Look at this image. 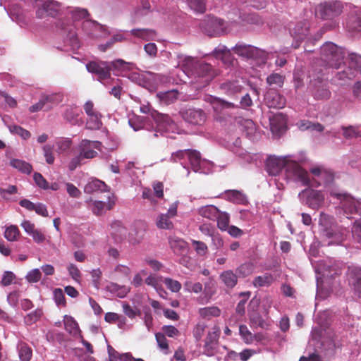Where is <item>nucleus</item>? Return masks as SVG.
Segmentation results:
<instances>
[{"label":"nucleus","mask_w":361,"mask_h":361,"mask_svg":"<svg viewBox=\"0 0 361 361\" xmlns=\"http://www.w3.org/2000/svg\"><path fill=\"white\" fill-rule=\"evenodd\" d=\"M20 236V231L17 226L10 225L6 226L4 231L5 238L11 242L18 240Z\"/></svg>","instance_id":"nucleus-52"},{"label":"nucleus","mask_w":361,"mask_h":361,"mask_svg":"<svg viewBox=\"0 0 361 361\" xmlns=\"http://www.w3.org/2000/svg\"><path fill=\"white\" fill-rule=\"evenodd\" d=\"M290 34L295 41V42L293 44V46L294 48L298 47L300 42L302 41L308 34L307 23H299L293 29H291Z\"/></svg>","instance_id":"nucleus-27"},{"label":"nucleus","mask_w":361,"mask_h":361,"mask_svg":"<svg viewBox=\"0 0 361 361\" xmlns=\"http://www.w3.org/2000/svg\"><path fill=\"white\" fill-rule=\"evenodd\" d=\"M348 285L356 295L361 297V268L350 266L346 272Z\"/></svg>","instance_id":"nucleus-21"},{"label":"nucleus","mask_w":361,"mask_h":361,"mask_svg":"<svg viewBox=\"0 0 361 361\" xmlns=\"http://www.w3.org/2000/svg\"><path fill=\"white\" fill-rule=\"evenodd\" d=\"M232 50L240 56L247 59H262L264 61L266 59L267 54L264 51L257 47L245 44L243 43H238L232 48Z\"/></svg>","instance_id":"nucleus-15"},{"label":"nucleus","mask_w":361,"mask_h":361,"mask_svg":"<svg viewBox=\"0 0 361 361\" xmlns=\"http://www.w3.org/2000/svg\"><path fill=\"white\" fill-rule=\"evenodd\" d=\"M7 128L12 134H16L19 135L23 140H27L31 134L26 129L15 124H6Z\"/></svg>","instance_id":"nucleus-54"},{"label":"nucleus","mask_w":361,"mask_h":361,"mask_svg":"<svg viewBox=\"0 0 361 361\" xmlns=\"http://www.w3.org/2000/svg\"><path fill=\"white\" fill-rule=\"evenodd\" d=\"M238 123L240 130L250 139H253L257 133V128L255 123L250 119L239 118Z\"/></svg>","instance_id":"nucleus-30"},{"label":"nucleus","mask_w":361,"mask_h":361,"mask_svg":"<svg viewBox=\"0 0 361 361\" xmlns=\"http://www.w3.org/2000/svg\"><path fill=\"white\" fill-rule=\"evenodd\" d=\"M204 99L210 103L214 111L216 113V118L218 119L221 118V115L227 114L228 109L235 107V104L231 102H228L210 95L205 96Z\"/></svg>","instance_id":"nucleus-20"},{"label":"nucleus","mask_w":361,"mask_h":361,"mask_svg":"<svg viewBox=\"0 0 361 361\" xmlns=\"http://www.w3.org/2000/svg\"><path fill=\"white\" fill-rule=\"evenodd\" d=\"M111 195L114 198V195L112 194L108 195L109 201L107 203L103 201H94L91 205V209L92 212L96 215H101L104 213L106 211L109 210L112 208L114 204V200H111Z\"/></svg>","instance_id":"nucleus-29"},{"label":"nucleus","mask_w":361,"mask_h":361,"mask_svg":"<svg viewBox=\"0 0 361 361\" xmlns=\"http://www.w3.org/2000/svg\"><path fill=\"white\" fill-rule=\"evenodd\" d=\"M345 54L344 49L330 42L321 47V61L326 67L339 68Z\"/></svg>","instance_id":"nucleus-8"},{"label":"nucleus","mask_w":361,"mask_h":361,"mask_svg":"<svg viewBox=\"0 0 361 361\" xmlns=\"http://www.w3.org/2000/svg\"><path fill=\"white\" fill-rule=\"evenodd\" d=\"M318 224L320 235L329 240L327 245L339 244L343 241V235L338 231L337 224L332 216L321 212Z\"/></svg>","instance_id":"nucleus-7"},{"label":"nucleus","mask_w":361,"mask_h":361,"mask_svg":"<svg viewBox=\"0 0 361 361\" xmlns=\"http://www.w3.org/2000/svg\"><path fill=\"white\" fill-rule=\"evenodd\" d=\"M348 71L353 72L355 77L361 73V56L355 53L348 54Z\"/></svg>","instance_id":"nucleus-33"},{"label":"nucleus","mask_w":361,"mask_h":361,"mask_svg":"<svg viewBox=\"0 0 361 361\" xmlns=\"http://www.w3.org/2000/svg\"><path fill=\"white\" fill-rule=\"evenodd\" d=\"M82 30L83 33L89 38L91 39L93 32L95 30L100 29V24L92 20H85L82 22Z\"/></svg>","instance_id":"nucleus-45"},{"label":"nucleus","mask_w":361,"mask_h":361,"mask_svg":"<svg viewBox=\"0 0 361 361\" xmlns=\"http://www.w3.org/2000/svg\"><path fill=\"white\" fill-rule=\"evenodd\" d=\"M184 289L186 292L198 294L203 290L202 285L200 282H192L187 280L184 283Z\"/></svg>","instance_id":"nucleus-59"},{"label":"nucleus","mask_w":361,"mask_h":361,"mask_svg":"<svg viewBox=\"0 0 361 361\" xmlns=\"http://www.w3.org/2000/svg\"><path fill=\"white\" fill-rule=\"evenodd\" d=\"M310 172L324 180L323 183L329 192V196L339 200L340 206L347 218H350V216L353 214L361 216V200L343 192L335 183L331 171L321 166H315L310 169Z\"/></svg>","instance_id":"nucleus-2"},{"label":"nucleus","mask_w":361,"mask_h":361,"mask_svg":"<svg viewBox=\"0 0 361 361\" xmlns=\"http://www.w3.org/2000/svg\"><path fill=\"white\" fill-rule=\"evenodd\" d=\"M233 22H226L221 18L209 16L202 23L203 32L209 37H219L231 30Z\"/></svg>","instance_id":"nucleus-10"},{"label":"nucleus","mask_w":361,"mask_h":361,"mask_svg":"<svg viewBox=\"0 0 361 361\" xmlns=\"http://www.w3.org/2000/svg\"><path fill=\"white\" fill-rule=\"evenodd\" d=\"M221 310L214 305L200 308L198 310L200 317L206 320H210L212 318L218 317L221 315Z\"/></svg>","instance_id":"nucleus-38"},{"label":"nucleus","mask_w":361,"mask_h":361,"mask_svg":"<svg viewBox=\"0 0 361 361\" xmlns=\"http://www.w3.org/2000/svg\"><path fill=\"white\" fill-rule=\"evenodd\" d=\"M84 111L87 116L85 126L87 129L98 130L102 126V114L95 110L92 101H87L83 106Z\"/></svg>","instance_id":"nucleus-14"},{"label":"nucleus","mask_w":361,"mask_h":361,"mask_svg":"<svg viewBox=\"0 0 361 361\" xmlns=\"http://www.w3.org/2000/svg\"><path fill=\"white\" fill-rule=\"evenodd\" d=\"M284 82V78L279 73H272L267 78V82L269 86L275 87H282Z\"/></svg>","instance_id":"nucleus-58"},{"label":"nucleus","mask_w":361,"mask_h":361,"mask_svg":"<svg viewBox=\"0 0 361 361\" xmlns=\"http://www.w3.org/2000/svg\"><path fill=\"white\" fill-rule=\"evenodd\" d=\"M102 143L99 141L82 140L78 145L79 154L73 157L68 165L71 171L75 170L84 159H92L97 155L94 149L101 150Z\"/></svg>","instance_id":"nucleus-9"},{"label":"nucleus","mask_w":361,"mask_h":361,"mask_svg":"<svg viewBox=\"0 0 361 361\" xmlns=\"http://www.w3.org/2000/svg\"><path fill=\"white\" fill-rule=\"evenodd\" d=\"M220 278L228 288H233L237 283V276L231 270L224 271L221 274Z\"/></svg>","instance_id":"nucleus-51"},{"label":"nucleus","mask_w":361,"mask_h":361,"mask_svg":"<svg viewBox=\"0 0 361 361\" xmlns=\"http://www.w3.org/2000/svg\"><path fill=\"white\" fill-rule=\"evenodd\" d=\"M188 162L195 172L209 173L212 171V164L201 158L200 154L196 150L190 149Z\"/></svg>","instance_id":"nucleus-17"},{"label":"nucleus","mask_w":361,"mask_h":361,"mask_svg":"<svg viewBox=\"0 0 361 361\" xmlns=\"http://www.w3.org/2000/svg\"><path fill=\"white\" fill-rule=\"evenodd\" d=\"M346 27L349 32L353 34L361 32V19L355 17L350 18L347 22Z\"/></svg>","instance_id":"nucleus-60"},{"label":"nucleus","mask_w":361,"mask_h":361,"mask_svg":"<svg viewBox=\"0 0 361 361\" xmlns=\"http://www.w3.org/2000/svg\"><path fill=\"white\" fill-rule=\"evenodd\" d=\"M178 201L173 202L169 208L167 213L159 214L156 220V225L160 229L171 230L173 228V224L171 220L177 216Z\"/></svg>","instance_id":"nucleus-18"},{"label":"nucleus","mask_w":361,"mask_h":361,"mask_svg":"<svg viewBox=\"0 0 361 361\" xmlns=\"http://www.w3.org/2000/svg\"><path fill=\"white\" fill-rule=\"evenodd\" d=\"M146 75H147V72H142V73L132 72V73H129L128 77L131 81L146 88L147 79V76Z\"/></svg>","instance_id":"nucleus-53"},{"label":"nucleus","mask_w":361,"mask_h":361,"mask_svg":"<svg viewBox=\"0 0 361 361\" xmlns=\"http://www.w3.org/2000/svg\"><path fill=\"white\" fill-rule=\"evenodd\" d=\"M18 352L20 361L30 360L32 355V350L27 344L20 343L18 345Z\"/></svg>","instance_id":"nucleus-48"},{"label":"nucleus","mask_w":361,"mask_h":361,"mask_svg":"<svg viewBox=\"0 0 361 361\" xmlns=\"http://www.w3.org/2000/svg\"><path fill=\"white\" fill-rule=\"evenodd\" d=\"M355 77L353 72H350L345 68L343 71L337 73L333 78V82L337 85H343L347 80H352Z\"/></svg>","instance_id":"nucleus-46"},{"label":"nucleus","mask_w":361,"mask_h":361,"mask_svg":"<svg viewBox=\"0 0 361 361\" xmlns=\"http://www.w3.org/2000/svg\"><path fill=\"white\" fill-rule=\"evenodd\" d=\"M273 280L274 278L271 274L267 273L256 277L253 281V285L255 287L268 286L272 283Z\"/></svg>","instance_id":"nucleus-56"},{"label":"nucleus","mask_w":361,"mask_h":361,"mask_svg":"<svg viewBox=\"0 0 361 361\" xmlns=\"http://www.w3.org/2000/svg\"><path fill=\"white\" fill-rule=\"evenodd\" d=\"M190 8L196 13H202L205 11L204 0H187Z\"/></svg>","instance_id":"nucleus-62"},{"label":"nucleus","mask_w":361,"mask_h":361,"mask_svg":"<svg viewBox=\"0 0 361 361\" xmlns=\"http://www.w3.org/2000/svg\"><path fill=\"white\" fill-rule=\"evenodd\" d=\"M146 75L147 76L146 89L150 92H154L159 85L168 81V78L162 74L147 71Z\"/></svg>","instance_id":"nucleus-25"},{"label":"nucleus","mask_w":361,"mask_h":361,"mask_svg":"<svg viewBox=\"0 0 361 361\" xmlns=\"http://www.w3.org/2000/svg\"><path fill=\"white\" fill-rule=\"evenodd\" d=\"M212 55L216 59H221L224 63H231L233 61L231 49H228L223 44L216 47L212 51Z\"/></svg>","instance_id":"nucleus-28"},{"label":"nucleus","mask_w":361,"mask_h":361,"mask_svg":"<svg viewBox=\"0 0 361 361\" xmlns=\"http://www.w3.org/2000/svg\"><path fill=\"white\" fill-rule=\"evenodd\" d=\"M197 212L203 218L214 221L218 216L219 210L214 205H207L199 208Z\"/></svg>","instance_id":"nucleus-41"},{"label":"nucleus","mask_w":361,"mask_h":361,"mask_svg":"<svg viewBox=\"0 0 361 361\" xmlns=\"http://www.w3.org/2000/svg\"><path fill=\"white\" fill-rule=\"evenodd\" d=\"M108 186L104 182L99 179H92L85 186L84 190L86 193H92L97 191H106Z\"/></svg>","instance_id":"nucleus-42"},{"label":"nucleus","mask_w":361,"mask_h":361,"mask_svg":"<svg viewBox=\"0 0 361 361\" xmlns=\"http://www.w3.org/2000/svg\"><path fill=\"white\" fill-rule=\"evenodd\" d=\"M129 124L135 131H137L142 128L147 130H151V126L149 124V118L147 120L144 119L143 118H137L136 121L130 119Z\"/></svg>","instance_id":"nucleus-49"},{"label":"nucleus","mask_w":361,"mask_h":361,"mask_svg":"<svg viewBox=\"0 0 361 361\" xmlns=\"http://www.w3.org/2000/svg\"><path fill=\"white\" fill-rule=\"evenodd\" d=\"M343 10L341 1H334L320 4L316 9V15L322 19H332L339 16Z\"/></svg>","instance_id":"nucleus-13"},{"label":"nucleus","mask_w":361,"mask_h":361,"mask_svg":"<svg viewBox=\"0 0 361 361\" xmlns=\"http://www.w3.org/2000/svg\"><path fill=\"white\" fill-rule=\"evenodd\" d=\"M105 290L109 293L111 296L123 298L129 293L130 288L115 283H109L106 285Z\"/></svg>","instance_id":"nucleus-34"},{"label":"nucleus","mask_w":361,"mask_h":361,"mask_svg":"<svg viewBox=\"0 0 361 361\" xmlns=\"http://www.w3.org/2000/svg\"><path fill=\"white\" fill-rule=\"evenodd\" d=\"M190 149L178 150L173 152L170 157V161L177 163L179 162L183 168L188 169L187 161L190 157Z\"/></svg>","instance_id":"nucleus-37"},{"label":"nucleus","mask_w":361,"mask_h":361,"mask_svg":"<svg viewBox=\"0 0 361 361\" xmlns=\"http://www.w3.org/2000/svg\"><path fill=\"white\" fill-rule=\"evenodd\" d=\"M360 126H349L348 127H342L343 135L345 139H353L361 137V129Z\"/></svg>","instance_id":"nucleus-50"},{"label":"nucleus","mask_w":361,"mask_h":361,"mask_svg":"<svg viewBox=\"0 0 361 361\" xmlns=\"http://www.w3.org/2000/svg\"><path fill=\"white\" fill-rule=\"evenodd\" d=\"M155 126L154 124L151 126V130H154L157 132L166 133L173 131L176 128L174 122L171 120L169 116L166 114H161L157 113L152 115ZM154 137H157V133L154 134Z\"/></svg>","instance_id":"nucleus-16"},{"label":"nucleus","mask_w":361,"mask_h":361,"mask_svg":"<svg viewBox=\"0 0 361 361\" xmlns=\"http://www.w3.org/2000/svg\"><path fill=\"white\" fill-rule=\"evenodd\" d=\"M178 66L188 78L200 79V85L197 88L206 86L214 77L212 66L207 63L200 62L195 58L184 55H178Z\"/></svg>","instance_id":"nucleus-4"},{"label":"nucleus","mask_w":361,"mask_h":361,"mask_svg":"<svg viewBox=\"0 0 361 361\" xmlns=\"http://www.w3.org/2000/svg\"><path fill=\"white\" fill-rule=\"evenodd\" d=\"M354 240L361 245V219L356 220L352 227Z\"/></svg>","instance_id":"nucleus-64"},{"label":"nucleus","mask_w":361,"mask_h":361,"mask_svg":"<svg viewBox=\"0 0 361 361\" xmlns=\"http://www.w3.org/2000/svg\"><path fill=\"white\" fill-rule=\"evenodd\" d=\"M216 220L220 230L225 231L229 227L230 216L227 212L219 211Z\"/></svg>","instance_id":"nucleus-55"},{"label":"nucleus","mask_w":361,"mask_h":361,"mask_svg":"<svg viewBox=\"0 0 361 361\" xmlns=\"http://www.w3.org/2000/svg\"><path fill=\"white\" fill-rule=\"evenodd\" d=\"M305 161L303 153L282 157L273 155L267 160V170L270 175L276 176L284 168L288 180L300 182L302 185H308L310 184L309 173L299 165V163Z\"/></svg>","instance_id":"nucleus-1"},{"label":"nucleus","mask_w":361,"mask_h":361,"mask_svg":"<svg viewBox=\"0 0 361 361\" xmlns=\"http://www.w3.org/2000/svg\"><path fill=\"white\" fill-rule=\"evenodd\" d=\"M233 152L243 163H252L260 158L259 154L251 153L240 147H235Z\"/></svg>","instance_id":"nucleus-31"},{"label":"nucleus","mask_w":361,"mask_h":361,"mask_svg":"<svg viewBox=\"0 0 361 361\" xmlns=\"http://www.w3.org/2000/svg\"><path fill=\"white\" fill-rule=\"evenodd\" d=\"M312 79L310 80L311 85L314 87V97L317 99H327L330 97L331 92L326 85L322 81L319 75H310Z\"/></svg>","instance_id":"nucleus-23"},{"label":"nucleus","mask_w":361,"mask_h":361,"mask_svg":"<svg viewBox=\"0 0 361 361\" xmlns=\"http://www.w3.org/2000/svg\"><path fill=\"white\" fill-rule=\"evenodd\" d=\"M255 269V266L252 263H245L241 264L238 269L237 272L239 276L245 277L250 275Z\"/></svg>","instance_id":"nucleus-63"},{"label":"nucleus","mask_w":361,"mask_h":361,"mask_svg":"<svg viewBox=\"0 0 361 361\" xmlns=\"http://www.w3.org/2000/svg\"><path fill=\"white\" fill-rule=\"evenodd\" d=\"M109 64L110 72L112 71L114 74L116 75H121L125 71L128 69L129 66L133 65V63L126 62L122 59H116L113 61H109Z\"/></svg>","instance_id":"nucleus-40"},{"label":"nucleus","mask_w":361,"mask_h":361,"mask_svg":"<svg viewBox=\"0 0 361 361\" xmlns=\"http://www.w3.org/2000/svg\"><path fill=\"white\" fill-rule=\"evenodd\" d=\"M10 164L13 168L17 169L23 173H30L32 171L31 165L20 159H12Z\"/></svg>","instance_id":"nucleus-57"},{"label":"nucleus","mask_w":361,"mask_h":361,"mask_svg":"<svg viewBox=\"0 0 361 361\" xmlns=\"http://www.w3.org/2000/svg\"><path fill=\"white\" fill-rule=\"evenodd\" d=\"M169 244L173 252L176 255H182L187 250V243L183 240L177 238L171 237L169 239Z\"/></svg>","instance_id":"nucleus-43"},{"label":"nucleus","mask_w":361,"mask_h":361,"mask_svg":"<svg viewBox=\"0 0 361 361\" xmlns=\"http://www.w3.org/2000/svg\"><path fill=\"white\" fill-rule=\"evenodd\" d=\"M314 179L317 183V185H323V190H315L306 188L302 190L299 194L298 197L300 202L310 207V209L317 210L326 204V200L328 199L329 192L327 191L323 180L321 178L315 176L312 172Z\"/></svg>","instance_id":"nucleus-6"},{"label":"nucleus","mask_w":361,"mask_h":361,"mask_svg":"<svg viewBox=\"0 0 361 361\" xmlns=\"http://www.w3.org/2000/svg\"><path fill=\"white\" fill-rule=\"evenodd\" d=\"M221 88L224 92L228 95H233L240 92L242 85L238 81H228L224 82L221 85Z\"/></svg>","instance_id":"nucleus-47"},{"label":"nucleus","mask_w":361,"mask_h":361,"mask_svg":"<svg viewBox=\"0 0 361 361\" xmlns=\"http://www.w3.org/2000/svg\"><path fill=\"white\" fill-rule=\"evenodd\" d=\"M130 33L135 37L145 41L157 40V31L153 29H133Z\"/></svg>","instance_id":"nucleus-35"},{"label":"nucleus","mask_w":361,"mask_h":361,"mask_svg":"<svg viewBox=\"0 0 361 361\" xmlns=\"http://www.w3.org/2000/svg\"><path fill=\"white\" fill-rule=\"evenodd\" d=\"M239 334L242 339L247 344L252 343L254 341V336L250 331L247 326L240 325L239 326Z\"/></svg>","instance_id":"nucleus-61"},{"label":"nucleus","mask_w":361,"mask_h":361,"mask_svg":"<svg viewBox=\"0 0 361 361\" xmlns=\"http://www.w3.org/2000/svg\"><path fill=\"white\" fill-rule=\"evenodd\" d=\"M264 99L266 104L269 108L282 109L286 105V99L274 90L267 92Z\"/></svg>","instance_id":"nucleus-26"},{"label":"nucleus","mask_w":361,"mask_h":361,"mask_svg":"<svg viewBox=\"0 0 361 361\" xmlns=\"http://www.w3.org/2000/svg\"><path fill=\"white\" fill-rule=\"evenodd\" d=\"M219 336L220 328L214 325L209 330L204 341V353L207 356H212L216 353Z\"/></svg>","instance_id":"nucleus-19"},{"label":"nucleus","mask_w":361,"mask_h":361,"mask_svg":"<svg viewBox=\"0 0 361 361\" xmlns=\"http://www.w3.org/2000/svg\"><path fill=\"white\" fill-rule=\"evenodd\" d=\"M178 92L176 90L166 92H159L157 94V98L164 104H170L173 103L178 99Z\"/></svg>","instance_id":"nucleus-44"},{"label":"nucleus","mask_w":361,"mask_h":361,"mask_svg":"<svg viewBox=\"0 0 361 361\" xmlns=\"http://www.w3.org/2000/svg\"><path fill=\"white\" fill-rule=\"evenodd\" d=\"M36 17L38 19L55 18L61 13V4L54 0H35Z\"/></svg>","instance_id":"nucleus-12"},{"label":"nucleus","mask_w":361,"mask_h":361,"mask_svg":"<svg viewBox=\"0 0 361 361\" xmlns=\"http://www.w3.org/2000/svg\"><path fill=\"white\" fill-rule=\"evenodd\" d=\"M343 264L336 262L331 259L320 260L314 265L317 274V297L324 298L322 289L324 283H328L330 279L341 274Z\"/></svg>","instance_id":"nucleus-5"},{"label":"nucleus","mask_w":361,"mask_h":361,"mask_svg":"<svg viewBox=\"0 0 361 361\" xmlns=\"http://www.w3.org/2000/svg\"><path fill=\"white\" fill-rule=\"evenodd\" d=\"M109 61H93L86 64V68L88 72L97 75V80L107 86L113 84L114 79L111 77Z\"/></svg>","instance_id":"nucleus-11"},{"label":"nucleus","mask_w":361,"mask_h":361,"mask_svg":"<svg viewBox=\"0 0 361 361\" xmlns=\"http://www.w3.org/2000/svg\"><path fill=\"white\" fill-rule=\"evenodd\" d=\"M70 13L74 23H71L68 18H61L56 21V28L57 32L63 36L66 46L75 51L81 47L82 43L75 30V23L88 20L87 18L88 13L85 8H75L70 11Z\"/></svg>","instance_id":"nucleus-3"},{"label":"nucleus","mask_w":361,"mask_h":361,"mask_svg":"<svg viewBox=\"0 0 361 361\" xmlns=\"http://www.w3.org/2000/svg\"><path fill=\"white\" fill-rule=\"evenodd\" d=\"M65 329L73 337H81V331L77 322L71 316L65 315L63 318Z\"/></svg>","instance_id":"nucleus-32"},{"label":"nucleus","mask_w":361,"mask_h":361,"mask_svg":"<svg viewBox=\"0 0 361 361\" xmlns=\"http://www.w3.org/2000/svg\"><path fill=\"white\" fill-rule=\"evenodd\" d=\"M184 120L191 124L202 125L207 118L206 114L200 109H189L183 114Z\"/></svg>","instance_id":"nucleus-24"},{"label":"nucleus","mask_w":361,"mask_h":361,"mask_svg":"<svg viewBox=\"0 0 361 361\" xmlns=\"http://www.w3.org/2000/svg\"><path fill=\"white\" fill-rule=\"evenodd\" d=\"M109 361H144L141 358H134L130 353L119 354L111 345H108Z\"/></svg>","instance_id":"nucleus-36"},{"label":"nucleus","mask_w":361,"mask_h":361,"mask_svg":"<svg viewBox=\"0 0 361 361\" xmlns=\"http://www.w3.org/2000/svg\"><path fill=\"white\" fill-rule=\"evenodd\" d=\"M224 198L235 204H245L247 202L246 196L238 190H228L225 192Z\"/></svg>","instance_id":"nucleus-39"},{"label":"nucleus","mask_w":361,"mask_h":361,"mask_svg":"<svg viewBox=\"0 0 361 361\" xmlns=\"http://www.w3.org/2000/svg\"><path fill=\"white\" fill-rule=\"evenodd\" d=\"M269 124L273 135L276 137H280L287 128L286 116L281 113L274 114L269 118Z\"/></svg>","instance_id":"nucleus-22"}]
</instances>
